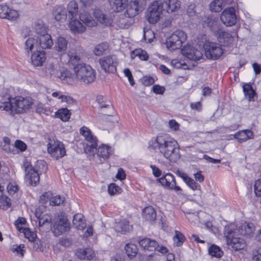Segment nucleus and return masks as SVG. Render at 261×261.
Masks as SVG:
<instances>
[{
  "mask_svg": "<svg viewBox=\"0 0 261 261\" xmlns=\"http://www.w3.org/2000/svg\"><path fill=\"white\" fill-rule=\"evenodd\" d=\"M149 145L171 162H176L180 158L177 142L167 135L158 136L150 141Z\"/></svg>",
  "mask_w": 261,
  "mask_h": 261,
  "instance_id": "obj_1",
  "label": "nucleus"
},
{
  "mask_svg": "<svg viewBox=\"0 0 261 261\" xmlns=\"http://www.w3.org/2000/svg\"><path fill=\"white\" fill-rule=\"evenodd\" d=\"M32 105L29 98L21 96L11 98L9 94L4 96L0 101V109L11 113H23L28 111Z\"/></svg>",
  "mask_w": 261,
  "mask_h": 261,
  "instance_id": "obj_2",
  "label": "nucleus"
},
{
  "mask_svg": "<svg viewBox=\"0 0 261 261\" xmlns=\"http://www.w3.org/2000/svg\"><path fill=\"white\" fill-rule=\"evenodd\" d=\"M67 83L75 84L76 82L88 85L93 83L96 78V72L92 66H69Z\"/></svg>",
  "mask_w": 261,
  "mask_h": 261,
  "instance_id": "obj_3",
  "label": "nucleus"
},
{
  "mask_svg": "<svg viewBox=\"0 0 261 261\" xmlns=\"http://www.w3.org/2000/svg\"><path fill=\"white\" fill-rule=\"evenodd\" d=\"M202 22L204 27H208L213 32L216 33L217 32L216 35L220 43L229 44L232 42L233 38L229 33L221 29L218 30V22L214 18L209 16H205L202 18Z\"/></svg>",
  "mask_w": 261,
  "mask_h": 261,
  "instance_id": "obj_4",
  "label": "nucleus"
},
{
  "mask_svg": "<svg viewBox=\"0 0 261 261\" xmlns=\"http://www.w3.org/2000/svg\"><path fill=\"white\" fill-rule=\"evenodd\" d=\"M224 235L227 244L234 250H242L246 246L244 240L239 237L241 235L239 233H234V229L231 226L225 227Z\"/></svg>",
  "mask_w": 261,
  "mask_h": 261,
  "instance_id": "obj_5",
  "label": "nucleus"
},
{
  "mask_svg": "<svg viewBox=\"0 0 261 261\" xmlns=\"http://www.w3.org/2000/svg\"><path fill=\"white\" fill-rule=\"evenodd\" d=\"M199 46L202 45L205 51V55L207 58L212 60H217L219 58L223 53V49L218 43L210 42L206 40V36H203L201 42H198Z\"/></svg>",
  "mask_w": 261,
  "mask_h": 261,
  "instance_id": "obj_6",
  "label": "nucleus"
},
{
  "mask_svg": "<svg viewBox=\"0 0 261 261\" xmlns=\"http://www.w3.org/2000/svg\"><path fill=\"white\" fill-rule=\"evenodd\" d=\"M187 35L182 30H177L173 32L166 39L167 48L171 50L180 48L182 44L186 41Z\"/></svg>",
  "mask_w": 261,
  "mask_h": 261,
  "instance_id": "obj_7",
  "label": "nucleus"
},
{
  "mask_svg": "<svg viewBox=\"0 0 261 261\" xmlns=\"http://www.w3.org/2000/svg\"><path fill=\"white\" fill-rule=\"evenodd\" d=\"M162 3L158 0L152 2L146 12V18L150 24L156 23L161 18L163 9Z\"/></svg>",
  "mask_w": 261,
  "mask_h": 261,
  "instance_id": "obj_8",
  "label": "nucleus"
},
{
  "mask_svg": "<svg viewBox=\"0 0 261 261\" xmlns=\"http://www.w3.org/2000/svg\"><path fill=\"white\" fill-rule=\"evenodd\" d=\"M47 150L51 156L56 159L62 158L66 154L63 144L58 140H49Z\"/></svg>",
  "mask_w": 261,
  "mask_h": 261,
  "instance_id": "obj_9",
  "label": "nucleus"
},
{
  "mask_svg": "<svg viewBox=\"0 0 261 261\" xmlns=\"http://www.w3.org/2000/svg\"><path fill=\"white\" fill-rule=\"evenodd\" d=\"M70 229V223L67 218L64 215L58 216L54 224V233L56 236H59Z\"/></svg>",
  "mask_w": 261,
  "mask_h": 261,
  "instance_id": "obj_10",
  "label": "nucleus"
},
{
  "mask_svg": "<svg viewBox=\"0 0 261 261\" xmlns=\"http://www.w3.org/2000/svg\"><path fill=\"white\" fill-rule=\"evenodd\" d=\"M181 53L188 59L193 61H199L200 63L203 60L201 51L190 44L184 46L181 49Z\"/></svg>",
  "mask_w": 261,
  "mask_h": 261,
  "instance_id": "obj_11",
  "label": "nucleus"
},
{
  "mask_svg": "<svg viewBox=\"0 0 261 261\" xmlns=\"http://www.w3.org/2000/svg\"><path fill=\"white\" fill-rule=\"evenodd\" d=\"M144 3L139 0H131L129 3L127 2L124 12V16L128 18H133L138 15L140 12L143 10L142 6Z\"/></svg>",
  "mask_w": 261,
  "mask_h": 261,
  "instance_id": "obj_12",
  "label": "nucleus"
},
{
  "mask_svg": "<svg viewBox=\"0 0 261 261\" xmlns=\"http://www.w3.org/2000/svg\"><path fill=\"white\" fill-rule=\"evenodd\" d=\"M43 71L46 76L54 75L63 81H65L67 83L68 75H70L68 69L62 68V69L58 70L55 68V66H45L43 69Z\"/></svg>",
  "mask_w": 261,
  "mask_h": 261,
  "instance_id": "obj_13",
  "label": "nucleus"
},
{
  "mask_svg": "<svg viewBox=\"0 0 261 261\" xmlns=\"http://www.w3.org/2000/svg\"><path fill=\"white\" fill-rule=\"evenodd\" d=\"M220 19L226 26L231 27L234 25L237 19L235 9L229 7L224 10L221 14Z\"/></svg>",
  "mask_w": 261,
  "mask_h": 261,
  "instance_id": "obj_14",
  "label": "nucleus"
},
{
  "mask_svg": "<svg viewBox=\"0 0 261 261\" xmlns=\"http://www.w3.org/2000/svg\"><path fill=\"white\" fill-rule=\"evenodd\" d=\"M139 243L141 247L149 251L157 250L162 253H165L168 251L166 247L160 246L155 240L149 238L142 239L139 241Z\"/></svg>",
  "mask_w": 261,
  "mask_h": 261,
  "instance_id": "obj_15",
  "label": "nucleus"
},
{
  "mask_svg": "<svg viewBox=\"0 0 261 261\" xmlns=\"http://www.w3.org/2000/svg\"><path fill=\"white\" fill-rule=\"evenodd\" d=\"M158 180L163 186L168 189H173L176 191L181 190L179 186L176 185L175 178L173 175L170 173H167L164 176L158 179Z\"/></svg>",
  "mask_w": 261,
  "mask_h": 261,
  "instance_id": "obj_16",
  "label": "nucleus"
},
{
  "mask_svg": "<svg viewBox=\"0 0 261 261\" xmlns=\"http://www.w3.org/2000/svg\"><path fill=\"white\" fill-rule=\"evenodd\" d=\"M25 172V179L29 181L32 186H35L39 181L40 177L38 173L30 166L28 163L24 165Z\"/></svg>",
  "mask_w": 261,
  "mask_h": 261,
  "instance_id": "obj_17",
  "label": "nucleus"
},
{
  "mask_svg": "<svg viewBox=\"0 0 261 261\" xmlns=\"http://www.w3.org/2000/svg\"><path fill=\"white\" fill-rule=\"evenodd\" d=\"M162 3V8L163 11L169 14L176 11L180 6L178 0H158Z\"/></svg>",
  "mask_w": 261,
  "mask_h": 261,
  "instance_id": "obj_18",
  "label": "nucleus"
},
{
  "mask_svg": "<svg viewBox=\"0 0 261 261\" xmlns=\"http://www.w3.org/2000/svg\"><path fill=\"white\" fill-rule=\"evenodd\" d=\"M255 230V227L253 223L245 222L238 228L234 229V233H239L241 236L251 237Z\"/></svg>",
  "mask_w": 261,
  "mask_h": 261,
  "instance_id": "obj_19",
  "label": "nucleus"
},
{
  "mask_svg": "<svg viewBox=\"0 0 261 261\" xmlns=\"http://www.w3.org/2000/svg\"><path fill=\"white\" fill-rule=\"evenodd\" d=\"M52 15L57 21L64 22L67 17L66 9L62 5L56 6L53 9Z\"/></svg>",
  "mask_w": 261,
  "mask_h": 261,
  "instance_id": "obj_20",
  "label": "nucleus"
},
{
  "mask_svg": "<svg viewBox=\"0 0 261 261\" xmlns=\"http://www.w3.org/2000/svg\"><path fill=\"white\" fill-rule=\"evenodd\" d=\"M81 21L77 17L69 19L68 27L73 34H81L85 32L86 28Z\"/></svg>",
  "mask_w": 261,
  "mask_h": 261,
  "instance_id": "obj_21",
  "label": "nucleus"
},
{
  "mask_svg": "<svg viewBox=\"0 0 261 261\" xmlns=\"http://www.w3.org/2000/svg\"><path fill=\"white\" fill-rule=\"evenodd\" d=\"M38 45V38L31 32L28 36V38L25 42L24 48L27 52H31Z\"/></svg>",
  "mask_w": 261,
  "mask_h": 261,
  "instance_id": "obj_22",
  "label": "nucleus"
},
{
  "mask_svg": "<svg viewBox=\"0 0 261 261\" xmlns=\"http://www.w3.org/2000/svg\"><path fill=\"white\" fill-rule=\"evenodd\" d=\"M93 14L95 18L101 24L105 25H110L112 23V20L108 16L102 13L99 9H95Z\"/></svg>",
  "mask_w": 261,
  "mask_h": 261,
  "instance_id": "obj_23",
  "label": "nucleus"
},
{
  "mask_svg": "<svg viewBox=\"0 0 261 261\" xmlns=\"http://www.w3.org/2000/svg\"><path fill=\"white\" fill-rule=\"evenodd\" d=\"M68 40L63 36H59L55 41L54 47L58 52L64 53L68 48Z\"/></svg>",
  "mask_w": 261,
  "mask_h": 261,
  "instance_id": "obj_24",
  "label": "nucleus"
},
{
  "mask_svg": "<svg viewBox=\"0 0 261 261\" xmlns=\"http://www.w3.org/2000/svg\"><path fill=\"white\" fill-rule=\"evenodd\" d=\"M39 40V45L42 49H50L53 45V40L51 36L47 33L37 38Z\"/></svg>",
  "mask_w": 261,
  "mask_h": 261,
  "instance_id": "obj_25",
  "label": "nucleus"
},
{
  "mask_svg": "<svg viewBox=\"0 0 261 261\" xmlns=\"http://www.w3.org/2000/svg\"><path fill=\"white\" fill-rule=\"evenodd\" d=\"M45 60V53L43 50L34 53L31 57V60L33 65H42Z\"/></svg>",
  "mask_w": 261,
  "mask_h": 261,
  "instance_id": "obj_26",
  "label": "nucleus"
},
{
  "mask_svg": "<svg viewBox=\"0 0 261 261\" xmlns=\"http://www.w3.org/2000/svg\"><path fill=\"white\" fill-rule=\"evenodd\" d=\"M66 11L68 12L69 19L76 18L79 13L77 3L75 1H70L67 4Z\"/></svg>",
  "mask_w": 261,
  "mask_h": 261,
  "instance_id": "obj_27",
  "label": "nucleus"
},
{
  "mask_svg": "<svg viewBox=\"0 0 261 261\" xmlns=\"http://www.w3.org/2000/svg\"><path fill=\"white\" fill-rule=\"evenodd\" d=\"M110 6L115 12H120L125 9L127 0H109Z\"/></svg>",
  "mask_w": 261,
  "mask_h": 261,
  "instance_id": "obj_28",
  "label": "nucleus"
},
{
  "mask_svg": "<svg viewBox=\"0 0 261 261\" xmlns=\"http://www.w3.org/2000/svg\"><path fill=\"white\" fill-rule=\"evenodd\" d=\"M75 254L80 259H87L90 260L93 257L94 252L92 249L90 248L80 249L76 251Z\"/></svg>",
  "mask_w": 261,
  "mask_h": 261,
  "instance_id": "obj_29",
  "label": "nucleus"
},
{
  "mask_svg": "<svg viewBox=\"0 0 261 261\" xmlns=\"http://www.w3.org/2000/svg\"><path fill=\"white\" fill-rule=\"evenodd\" d=\"M253 137V132L249 129H245L238 132L234 135V138L237 139L240 142L252 139Z\"/></svg>",
  "mask_w": 261,
  "mask_h": 261,
  "instance_id": "obj_30",
  "label": "nucleus"
},
{
  "mask_svg": "<svg viewBox=\"0 0 261 261\" xmlns=\"http://www.w3.org/2000/svg\"><path fill=\"white\" fill-rule=\"evenodd\" d=\"M80 21L88 27H94L96 25V22L92 16L88 13L83 12L79 15Z\"/></svg>",
  "mask_w": 261,
  "mask_h": 261,
  "instance_id": "obj_31",
  "label": "nucleus"
},
{
  "mask_svg": "<svg viewBox=\"0 0 261 261\" xmlns=\"http://www.w3.org/2000/svg\"><path fill=\"white\" fill-rule=\"evenodd\" d=\"M73 226L80 230L84 229L86 226V223L84 219V216L81 214H76L74 215L73 218Z\"/></svg>",
  "mask_w": 261,
  "mask_h": 261,
  "instance_id": "obj_32",
  "label": "nucleus"
},
{
  "mask_svg": "<svg viewBox=\"0 0 261 261\" xmlns=\"http://www.w3.org/2000/svg\"><path fill=\"white\" fill-rule=\"evenodd\" d=\"M33 34H36L37 38L44 35L47 33V28L41 20H38L35 23L34 27V31H32Z\"/></svg>",
  "mask_w": 261,
  "mask_h": 261,
  "instance_id": "obj_33",
  "label": "nucleus"
},
{
  "mask_svg": "<svg viewBox=\"0 0 261 261\" xmlns=\"http://www.w3.org/2000/svg\"><path fill=\"white\" fill-rule=\"evenodd\" d=\"M115 229L118 232L126 233L132 229V226L126 219H123L118 222L115 225Z\"/></svg>",
  "mask_w": 261,
  "mask_h": 261,
  "instance_id": "obj_34",
  "label": "nucleus"
},
{
  "mask_svg": "<svg viewBox=\"0 0 261 261\" xmlns=\"http://www.w3.org/2000/svg\"><path fill=\"white\" fill-rule=\"evenodd\" d=\"M143 218L148 221H154L156 217V214L152 206H147L143 211Z\"/></svg>",
  "mask_w": 261,
  "mask_h": 261,
  "instance_id": "obj_35",
  "label": "nucleus"
},
{
  "mask_svg": "<svg viewBox=\"0 0 261 261\" xmlns=\"http://www.w3.org/2000/svg\"><path fill=\"white\" fill-rule=\"evenodd\" d=\"M65 56L68 59L67 63L63 61V64H68L69 65H82L81 62V59L76 54H68L67 55L62 56L61 60H63L64 56Z\"/></svg>",
  "mask_w": 261,
  "mask_h": 261,
  "instance_id": "obj_36",
  "label": "nucleus"
},
{
  "mask_svg": "<svg viewBox=\"0 0 261 261\" xmlns=\"http://www.w3.org/2000/svg\"><path fill=\"white\" fill-rule=\"evenodd\" d=\"M36 216L39 219V227L41 228L44 225L49 226L51 222V217L50 215H46L41 217V214L36 212Z\"/></svg>",
  "mask_w": 261,
  "mask_h": 261,
  "instance_id": "obj_37",
  "label": "nucleus"
},
{
  "mask_svg": "<svg viewBox=\"0 0 261 261\" xmlns=\"http://www.w3.org/2000/svg\"><path fill=\"white\" fill-rule=\"evenodd\" d=\"M111 152V147L104 144L101 145L97 149V155L104 160L109 158Z\"/></svg>",
  "mask_w": 261,
  "mask_h": 261,
  "instance_id": "obj_38",
  "label": "nucleus"
},
{
  "mask_svg": "<svg viewBox=\"0 0 261 261\" xmlns=\"http://www.w3.org/2000/svg\"><path fill=\"white\" fill-rule=\"evenodd\" d=\"M130 57L132 59L138 57L141 60H147L148 59V55L145 50L141 48H137L133 50L130 53Z\"/></svg>",
  "mask_w": 261,
  "mask_h": 261,
  "instance_id": "obj_39",
  "label": "nucleus"
},
{
  "mask_svg": "<svg viewBox=\"0 0 261 261\" xmlns=\"http://www.w3.org/2000/svg\"><path fill=\"white\" fill-rule=\"evenodd\" d=\"M71 115L70 110L67 108H62L59 109L55 114L57 118L61 119L63 121H68Z\"/></svg>",
  "mask_w": 261,
  "mask_h": 261,
  "instance_id": "obj_40",
  "label": "nucleus"
},
{
  "mask_svg": "<svg viewBox=\"0 0 261 261\" xmlns=\"http://www.w3.org/2000/svg\"><path fill=\"white\" fill-rule=\"evenodd\" d=\"M223 0H214L210 4V9L212 12H219L226 5Z\"/></svg>",
  "mask_w": 261,
  "mask_h": 261,
  "instance_id": "obj_41",
  "label": "nucleus"
},
{
  "mask_svg": "<svg viewBox=\"0 0 261 261\" xmlns=\"http://www.w3.org/2000/svg\"><path fill=\"white\" fill-rule=\"evenodd\" d=\"M80 134L84 137L87 142L96 140V138L92 134L91 131L87 127H81Z\"/></svg>",
  "mask_w": 261,
  "mask_h": 261,
  "instance_id": "obj_42",
  "label": "nucleus"
},
{
  "mask_svg": "<svg viewBox=\"0 0 261 261\" xmlns=\"http://www.w3.org/2000/svg\"><path fill=\"white\" fill-rule=\"evenodd\" d=\"M97 139L87 142L84 147L85 152L87 153L94 154L97 150Z\"/></svg>",
  "mask_w": 261,
  "mask_h": 261,
  "instance_id": "obj_43",
  "label": "nucleus"
},
{
  "mask_svg": "<svg viewBox=\"0 0 261 261\" xmlns=\"http://www.w3.org/2000/svg\"><path fill=\"white\" fill-rule=\"evenodd\" d=\"M125 250L127 256L130 257H135L138 253V248L134 244H127L125 245Z\"/></svg>",
  "mask_w": 261,
  "mask_h": 261,
  "instance_id": "obj_44",
  "label": "nucleus"
},
{
  "mask_svg": "<svg viewBox=\"0 0 261 261\" xmlns=\"http://www.w3.org/2000/svg\"><path fill=\"white\" fill-rule=\"evenodd\" d=\"M208 253L213 257L217 258L221 257L223 254V252L220 248L215 245H213L209 247Z\"/></svg>",
  "mask_w": 261,
  "mask_h": 261,
  "instance_id": "obj_45",
  "label": "nucleus"
},
{
  "mask_svg": "<svg viewBox=\"0 0 261 261\" xmlns=\"http://www.w3.org/2000/svg\"><path fill=\"white\" fill-rule=\"evenodd\" d=\"M109 45L107 42H103L95 46L94 53L96 56H100L108 49Z\"/></svg>",
  "mask_w": 261,
  "mask_h": 261,
  "instance_id": "obj_46",
  "label": "nucleus"
},
{
  "mask_svg": "<svg viewBox=\"0 0 261 261\" xmlns=\"http://www.w3.org/2000/svg\"><path fill=\"white\" fill-rule=\"evenodd\" d=\"M100 65H112L118 64L117 59L115 56H108L101 59L99 61Z\"/></svg>",
  "mask_w": 261,
  "mask_h": 261,
  "instance_id": "obj_47",
  "label": "nucleus"
},
{
  "mask_svg": "<svg viewBox=\"0 0 261 261\" xmlns=\"http://www.w3.org/2000/svg\"><path fill=\"white\" fill-rule=\"evenodd\" d=\"M243 92L246 98L249 100H251L255 94V91L253 89L251 86L249 84H245L243 86Z\"/></svg>",
  "mask_w": 261,
  "mask_h": 261,
  "instance_id": "obj_48",
  "label": "nucleus"
},
{
  "mask_svg": "<svg viewBox=\"0 0 261 261\" xmlns=\"http://www.w3.org/2000/svg\"><path fill=\"white\" fill-rule=\"evenodd\" d=\"M157 56L158 57L159 60L163 61L166 64H168L170 63L171 65H176L177 64H178L179 65L181 66L187 65V64L185 62H179L178 60L176 59H174L170 61V60L165 56L158 55Z\"/></svg>",
  "mask_w": 261,
  "mask_h": 261,
  "instance_id": "obj_49",
  "label": "nucleus"
},
{
  "mask_svg": "<svg viewBox=\"0 0 261 261\" xmlns=\"http://www.w3.org/2000/svg\"><path fill=\"white\" fill-rule=\"evenodd\" d=\"M6 15L7 16L5 17V19H7L12 21H16L19 18L18 12L15 10L10 9L9 7Z\"/></svg>",
  "mask_w": 261,
  "mask_h": 261,
  "instance_id": "obj_50",
  "label": "nucleus"
},
{
  "mask_svg": "<svg viewBox=\"0 0 261 261\" xmlns=\"http://www.w3.org/2000/svg\"><path fill=\"white\" fill-rule=\"evenodd\" d=\"M174 243L177 246H181L185 240L184 236L179 231H175V236L173 238Z\"/></svg>",
  "mask_w": 261,
  "mask_h": 261,
  "instance_id": "obj_51",
  "label": "nucleus"
},
{
  "mask_svg": "<svg viewBox=\"0 0 261 261\" xmlns=\"http://www.w3.org/2000/svg\"><path fill=\"white\" fill-rule=\"evenodd\" d=\"M11 204V199L6 196H2L0 197V208L6 210Z\"/></svg>",
  "mask_w": 261,
  "mask_h": 261,
  "instance_id": "obj_52",
  "label": "nucleus"
},
{
  "mask_svg": "<svg viewBox=\"0 0 261 261\" xmlns=\"http://www.w3.org/2000/svg\"><path fill=\"white\" fill-rule=\"evenodd\" d=\"M21 230H22L25 237L28 238L30 241H34L36 238V233L32 231L29 228H21Z\"/></svg>",
  "mask_w": 261,
  "mask_h": 261,
  "instance_id": "obj_53",
  "label": "nucleus"
},
{
  "mask_svg": "<svg viewBox=\"0 0 261 261\" xmlns=\"http://www.w3.org/2000/svg\"><path fill=\"white\" fill-rule=\"evenodd\" d=\"M185 182L189 187L193 190H199L200 189V186L190 177H188Z\"/></svg>",
  "mask_w": 261,
  "mask_h": 261,
  "instance_id": "obj_54",
  "label": "nucleus"
},
{
  "mask_svg": "<svg viewBox=\"0 0 261 261\" xmlns=\"http://www.w3.org/2000/svg\"><path fill=\"white\" fill-rule=\"evenodd\" d=\"M64 197L60 195H57L53 197H51L50 201V204L53 206L60 205L64 202Z\"/></svg>",
  "mask_w": 261,
  "mask_h": 261,
  "instance_id": "obj_55",
  "label": "nucleus"
},
{
  "mask_svg": "<svg viewBox=\"0 0 261 261\" xmlns=\"http://www.w3.org/2000/svg\"><path fill=\"white\" fill-rule=\"evenodd\" d=\"M196 6L194 4H190L188 5L187 8V13L191 17L196 15L197 11L195 9Z\"/></svg>",
  "mask_w": 261,
  "mask_h": 261,
  "instance_id": "obj_56",
  "label": "nucleus"
},
{
  "mask_svg": "<svg viewBox=\"0 0 261 261\" xmlns=\"http://www.w3.org/2000/svg\"><path fill=\"white\" fill-rule=\"evenodd\" d=\"M254 191L257 196H261V178L255 181L254 185Z\"/></svg>",
  "mask_w": 261,
  "mask_h": 261,
  "instance_id": "obj_57",
  "label": "nucleus"
},
{
  "mask_svg": "<svg viewBox=\"0 0 261 261\" xmlns=\"http://www.w3.org/2000/svg\"><path fill=\"white\" fill-rule=\"evenodd\" d=\"M52 196L53 194L50 191L45 192L40 196L39 199L40 202L42 203H44L47 200L50 201Z\"/></svg>",
  "mask_w": 261,
  "mask_h": 261,
  "instance_id": "obj_58",
  "label": "nucleus"
},
{
  "mask_svg": "<svg viewBox=\"0 0 261 261\" xmlns=\"http://www.w3.org/2000/svg\"><path fill=\"white\" fill-rule=\"evenodd\" d=\"M244 14L245 17V22L244 24L249 27L254 23V20L251 17V15L247 12H244Z\"/></svg>",
  "mask_w": 261,
  "mask_h": 261,
  "instance_id": "obj_59",
  "label": "nucleus"
},
{
  "mask_svg": "<svg viewBox=\"0 0 261 261\" xmlns=\"http://www.w3.org/2000/svg\"><path fill=\"white\" fill-rule=\"evenodd\" d=\"M59 244L64 247H68L72 244V240L70 238L62 237L59 240Z\"/></svg>",
  "mask_w": 261,
  "mask_h": 261,
  "instance_id": "obj_60",
  "label": "nucleus"
},
{
  "mask_svg": "<svg viewBox=\"0 0 261 261\" xmlns=\"http://www.w3.org/2000/svg\"><path fill=\"white\" fill-rule=\"evenodd\" d=\"M154 82V79L150 76H145L142 79V84L146 86L152 85Z\"/></svg>",
  "mask_w": 261,
  "mask_h": 261,
  "instance_id": "obj_61",
  "label": "nucleus"
},
{
  "mask_svg": "<svg viewBox=\"0 0 261 261\" xmlns=\"http://www.w3.org/2000/svg\"><path fill=\"white\" fill-rule=\"evenodd\" d=\"M123 72L125 75L128 78L130 85L131 86H134L135 84V81L130 70L128 68H125L124 69Z\"/></svg>",
  "mask_w": 261,
  "mask_h": 261,
  "instance_id": "obj_62",
  "label": "nucleus"
},
{
  "mask_svg": "<svg viewBox=\"0 0 261 261\" xmlns=\"http://www.w3.org/2000/svg\"><path fill=\"white\" fill-rule=\"evenodd\" d=\"M120 188L115 184H111L108 187V192L111 195H114L118 192Z\"/></svg>",
  "mask_w": 261,
  "mask_h": 261,
  "instance_id": "obj_63",
  "label": "nucleus"
},
{
  "mask_svg": "<svg viewBox=\"0 0 261 261\" xmlns=\"http://www.w3.org/2000/svg\"><path fill=\"white\" fill-rule=\"evenodd\" d=\"M152 91L157 94H162L165 91V88L163 86L159 85H155L152 87Z\"/></svg>",
  "mask_w": 261,
  "mask_h": 261,
  "instance_id": "obj_64",
  "label": "nucleus"
}]
</instances>
